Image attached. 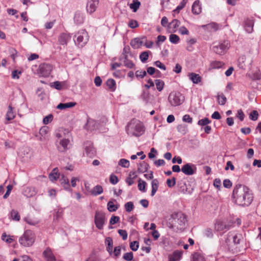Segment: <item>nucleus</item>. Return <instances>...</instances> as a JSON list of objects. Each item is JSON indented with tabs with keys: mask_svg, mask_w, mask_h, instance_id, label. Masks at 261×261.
<instances>
[{
	"mask_svg": "<svg viewBox=\"0 0 261 261\" xmlns=\"http://www.w3.org/2000/svg\"><path fill=\"white\" fill-rule=\"evenodd\" d=\"M53 115L51 114H50L43 118V122L45 124H47L53 120Z\"/></svg>",
	"mask_w": 261,
	"mask_h": 261,
	"instance_id": "61",
	"label": "nucleus"
},
{
	"mask_svg": "<svg viewBox=\"0 0 261 261\" xmlns=\"http://www.w3.org/2000/svg\"><path fill=\"white\" fill-rule=\"evenodd\" d=\"M126 131L130 136H139L144 131V126L141 121L133 119L127 125Z\"/></svg>",
	"mask_w": 261,
	"mask_h": 261,
	"instance_id": "2",
	"label": "nucleus"
},
{
	"mask_svg": "<svg viewBox=\"0 0 261 261\" xmlns=\"http://www.w3.org/2000/svg\"><path fill=\"white\" fill-rule=\"evenodd\" d=\"M107 85L111 91H114L116 89V82L114 80L110 79L107 80Z\"/></svg>",
	"mask_w": 261,
	"mask_h": 261,
	"instance_id": "35",
	"label": "nucleus"
},
{
	"mask_svg": "<svg viewBox=\"0 0 261 261\" xmlns=\"http://www.w3.org/2000/svg\"><path fill=\"white\" fill-rule=\"evenodd\" d=\"M202 8L200 2L199 0L195 1L192 6V11L194 14L198 15L201 12Z\"/></svg>",
	"mask_w": 261,
	"mask_h": 261,
	"instance_id": "14",
	"label": "nucleus"
},
{
	"mask_svg": "<svg viewBox=\"0 0 261 261\" xmlns=\"http://www.w3.org/2000/svg\"><path fill=\"white\" fill-rule=\"evenodd\" d=\"M166 183L169 187H173L176 184V178L174 177H173L171 179H167Z\"/></svg>",
	"mask_w": 261,
	"mask_h": 261,
	"instance_id": "57",
	"label": "nucleus"
},
{
	"mask_svg": "<svg viewBox=\"0 0 261 261\" xmlns=\"http://www.w3.org/2000/svg\"><path fill=\"white\" fill-rule=\"evenodd\" d=\"M52 66L47 63L41 64L38 69V73L42 76H48L52 70Z\"/></svg>",
	"mask_w": 261,
	"mask_h": 261,
	"instance_id": "9",
	"label": "nucleus"
},
{
	"mask_svg": "<svg viewBox=\"0 0 261 261\" xmlns=\"http://www.w3.org/2000/svg\"><path fill=\"white\" fill-rule=\"evenodd\" d=\"M192 261H205V259L202 254L196 252L193 254Z\"/></svg>",
	"mask_w": 261,
	"mask_h": 261,
	"instance_id": "37",
	"label": "nucleus"
},
{
	"mask_svg": "<svg viewBox=\"0 0 261 261\" xmlns=\"http://www.w3.org/2000/svg\"><path fill=\"white\" fill-rule=\"evenodd\" d=\"M124 207L127 212H130L134 210L135 207L133 202L129 201L125 204Z\"/></svg>",
	"mask_w": 261,
	"mask_h": 261,
	"instance_id": "47",
	"label": "nucleus"
},
{
	"mask_svg": "<svg viewBox=\"0 0 261 261\" xmlns=\"http://www.w3.org/2000/svg\"><path fill=\"white\" fill-rule=\"evenodd\" d=\"M118 233L120 236L122 237V239L123 240H125L127 238V233L126 230L119 229L118 230Z\"/></svg>",
	"mask_w": 261,
	"mask_h": 261,
	"instance_id": "63",
	"label": "nucleus"
},
{
	"mask_svg": "<svg viewBox=\"0 0 261 261\" xmlns=\"http://www.w3.org/2000/svg\"><path fill=\"white\" fill-rule=\"evenodd\" d=\"M196 168L194 165L190 163H187L184 165L181 171L187 175H192L195 173Z\"/></svg>",
	"mask_w": 261,
	"mask_h": 261,
	"instance_id": "11",
	"label": "nucleus"
},
{
	"mask_svg": "<svg viewBox=\"0 0 261 261\" xmlns=\"http://www.w3.org/2000/svg\"><path fill=\"white\" fill-rule=\"evenodd\" d=\"M218 102L220 105H224L227 101V98L223 94H218L217 96Z\"/></svg>",
	"mask_w": 261,
	"mask_h": 261,
	"instance_id": "34",
	"label": "nucleus"
},
{
	"mask_svg": "<svg viewBox=\"0 0 261 261\" xmlns=\"http://www.w3.org/2000/svg\"><path fill=\"white\" fill-rule=\"evenodd\" d=\"M43 254L47 261L55 260V257L50 249L47 248L43 252Z\"/></svg>",
	"mask_w": 261,
	"mask_h": 261,
	"instance_id": "20",
	"label": "nucleus"
},
{
	"mask_svg": "<svg viewBox=\"0 0 261 261\" xmlns=\"http://www.w3.org/2000/svg\"><path fill=\"white\" fill-rule=\"evenodd\" d=\"M155 84L158 90L159 91H161L164 88V82L161 80H155Z\"/></svg>",
	"mask_w": 261,
	"mask_h": 261,
	"instance_id": "43",
	"label": "nucleus"
},
{
	"mask_svg": "<svg viewBox=\"0 0 261 261\" xmlns=\"http://www.w3.org/2000/svg\"><path fill=\"white\" fill-rule=\"evenodd\" d=\"M36 193L37 191L34 187H26L23 190V194L28 197H33L35 196Z\"/></svg>",
	"mask_w": 261,
	"mask_h": 261,
	"instance_id": "16",
	"label": "nucleus"
},
{
	"mask_svg": "<svg viewBox=\"0 0 261 261\" xmlns=\"http://www.w3.org/2000/svg\"><path fill=\"white\" fill-rule=\"evenodd\" d=\"M146 183L145 181L139 179L138 180V187L140 191L142 192H145L146 191Z\"/></svg>",
	"mask_w": 261,
	"mask_h": 261,
	"instance_id": "40",
	"label": "nucleus"
},
{
	"mask_svg": "<svg viewBox=\"0 0 261 261\" xmlns=\"http://www.w3.org/2000/svg\"><path fill=\"white\" fill-rule=\"evenodd\" d=\"M243 239V236L240 233L236 234L233 237V242L234 244H239Z\"/></svg>",
	"mask_w": 261,
	"mask_h": 261,
	"instance_id": "44",
	"label": "nucleus"
},
{
	"mask_svg": "<svg viewBox=\"0 0 261 261\" xmlns=\"http://www.w3.org/2000/svg\"><path fill=\"white\" fill-rule=\"evenodd\" d=\"M159 182L157 179H154L151 182V196H153L159 188Z\"/></svg>",
	"mask_w": 261,
	"mask_h": 261,
	"instance_id": "25",
	"label": "nucleus"
},
{
	"mask_svg": "<svg viewBox=\"0 0 261 261\" xmlns=\"http://www.w3.org/2000/svg\"><path fill=\"white\" fill-rule=\"evenodd\" d=\"M70 141L68 139H63L60 140L57 145V148L59 151L63 152L69 149L68 147L69 145Z\"/></svg>",
	"mask_w": 261,
	"mask_h": 261,
	"instance_id": "12",
	"label": "nucleus"
},
{
	"mask_svg": "<svg viewBox=\"0 0 261 261\" xmlns=\"http://www.w3.org/2000/svg\"><path fill=\"white\" fill-rule=\"evenodd\" d=\"M124 65L125 67H126L127 68H130V69L133 68L135 66L134 64L133 63V62L132 61L128 60L127 59L126 56H125V60L124 61Z\"/></svg>",
	"mask_w": 261,
	"mask_h": 261,
	"instance_id": "51",
	"label": "nucleus"
},
{
	"mask_svg": "<svg viewBox=\"0 0 261 261\" xmlns=\"http://www.w3.org/2000/svg\"><path fill=\"white\" fill-rule=\"evenodd\" d=\"M128 25L129 28L132 29H135L139 26V24L137 20L131 19L129 20L128 23Z\"/></svg>",
	"mask_w": 261,
	"mask_h": 261,
	"instance_id": "58",
	"label": "nucleus"
},
{
	"mask_svg": "<svg viewBox=\"0 0 261 261\" xmlns=\"http://www.w3.org/2000/svg\"><path fill=\"white\" fill-rule=\"evenodd\" d=\"M149 54H151V52L149 50L143 51L140 54V59L143 63H145L148 60Z\"/></svg>",
	"mask_w": 261,
	"mask_h": 261,
	"instance_id": "36",
	"label": "nucleus"
},
{
	"mask_svg": "<svg viewBox=\"0 0 261 261\" xmlns=\"http://www.w3.org/2000/svg\"><path fill=\"white\" fill-rule=\"evenodd\" d=\"M143 44V41L142 39L139 38H135L133 39L130 43L131 46L134 48H139Z\"/></svg>",
	"mask_w": 261,
	"mask_h": 261,
	"instance_id": "19",
	"label": "nucleus"
},
{
	"mask_svg": "<svg viewBox=\"0 0 261 261\" xmlns=\"http://www.w3.org/2000/svg\"><path fill=\"white\" fill-rule=\"evenodd\" d=\"M11 217L13 220L18 221L20 219L18 212L14 210H12L11 212Z\"/></svg>",
	"mask_w": 261,
	"mask_h": 261,
	"instance_id": "41",
	"label": "nucleus"
},
{
	"mask_svg": "<svg viewBox=\"0 0 261 261\" xmlns=\"http://www.w3.org/2000/svg\"><path fill=\"white\" fill-rule=\"evenodd\" d=\"M170 41L174 44H177L179 41V37L175 34H171L169 36Z\"/></svg>",
	"mask_w": 261,
	"mask_h": 261,
	"instance_id": "50",
	"label": "nucleus"
},
{
	"mask_svg": "<svg viewBox=\"0 0 261 261\" xmlns=\"http://www.w3.org/2000/svg\"><path fill=\"white\" fill-rule=\"evenodd\" d=\"M137 175L136 172H130L128 176L125 179V182L130 186L135 182L134 180L137 178Z\"/></svg>",
	"mask_w": 261,
	"mask_h": 261,
	"instance_id": "17",
	"label": "nucleus"
},
{
	"mask_svg": "<svg viewBox=\"0 0 261 261\" xmlns=\"http://www.w3.org/2000/svg\"><path fill=\"white\" fill-rule=\"evenodd\" d=\"M76 105L75 102H70L67 103H59L57 108L58 109L63 110L66 108H72Z\"/></svg>",
	"mask_w": 261,
	"mask_h": 261,
	"instance_id": "27",
	"label": "nucleus"
},
{
	"mask_svg": "<svg viewBox=\"0 0 261 261\" xmlns=\"http://www.w3.org/2000/svg\"><path fill=\"white\" fill-rule=\"evenodd\" d=\"M202 27H206L210 31H217L219 28L218 25L215 23H211L206 25H203Z\"/></svg>",
	"mask_w": 261,
	"mask_h": 261,
	"instance_id": "45",
	"label": "nucleus"
},
{
	"mask_svg": "<svg viewBox=\"0 0 261 261\" xmlns=\"http://www.w3.org/2000/svg\"><path fill=\"white\" fill-rule=\"evenodd\" d=\"M105 222L106 217L105 214L101 212L96 211L94 217V223L96 227L98 229H102Z\"/></svg>",
	"mask_w": 261,
	"mask_h": 261,
	"instance_id": "7",
	"label": "nucleus"
},
{
	"mask_svg": "<svg viewBox=\"0 0 261 261\" xmlns=\"http://www.w3.org/2000/svg\"><path fill=\"white\" fill-rule=\"evenodd\" d=\"M187 222L186 215L181 212L174 213L171 215L172 223L170 227L174 228L176 227L177 229H181L183 228Z\"/></svg>",
	"mask_w": 261,
	"mask_h": 261,
	"instance_id": "3",
	"label": "nucleus"
},
{
	"mask_svg": "<svg viewBox=\"0 0 261 261\" xmlns=\"http://www.w3.org/2000/svg\"><path fill=\"white\" fill-rule=\"evenodd\" d=\"M107 208L110 212H115L118 208V205L115 204L113 201H109L107 203Z\"/></svg>",
	"mask_w": 261,
	"mask_h": 261,
	"instance_id": "32",
	"label": "nucleus"
},
{
	"mask_svg": "<svg viewBox=\"0 0 261 261\" xmlns=\"http://www.w3.org/2000/svg\"><path fill=\"white\" fill-rule=\"evenodd\" d=\"M15 117V112L14 108L12 107L11 104L9 105L8 107V110L6 114V119L7 120L10 121L13 119Z\"/></svg>",
	"mask_w": 261,
	"mask_h": 261,
	"instance_id": "21",
	"label": "nucleus"
},
{
	"mask_svg": "<svg viewBox=\"0 0 261 261\" xmlns=\"http://www.w3.org/2000/svg\"><path fill=\"white\" fill-rule=\"evenodd\" d=\"M139 243L137 241L132 242L130 243V248L133 251H136L139 248Z\"/></svg>",
	"mask_w": 261,
	"mask_h": 261,
	"instance_id": "59",
	"label": "nucleus"
},
{
	"mask_svg": "<svg viewBox=\"0 0 261 261\" xmlns=\"http://www.w3.org/2000/svg\"><path fill=\"white\" fill-rule=\"evenodd\" d=\"M105 243L107 245L106 249L107 251L111 255L113 252V247L112 239L110 237L107 238L105 240Z\"/></svg>",
	"mask_w": 261,
	"mask_h": 261,
	"instance_id": "22",
	"label": "nucleus"
},
{
	"mask_svg": "<svg viewBox=\"0 0 261 261\" xmlns=\"http://www.w3.org/2000/svg\"><path fill=\"white\" fill-rule=\"evenodd\" d=\"M110 181L113 185H115L118 182V178L116 175H111L110 177Z\"/></svg>",
	"mask_w": 261,
	"mask_h": 261,
	"instance_id": "64",
	"label": "nucleus"
},
{
	"mask_svg": "<svg viewBox=\"0 0 261 261\" xmlns=\"http://www.w3.org/2000/svg\"><path fill=\"white\" fill-rule=\"evenodd\" d=\"M182 251L175 250L172 254L169 255V261H179L181 258Z\"/></svg>",
	"mask_w": 261,
	"mask_h": 261,
	"instance_id": "15",
	"label": "nucleus"
},
{
	"mask_svg": "<svg viewBox=\"0 0 261 261\" xmlns=\"http://www.w3.org/2000/svg\"><path fill=\"white\" fill-rule=\"evenodd\" d=\"M258 116V113L257 111L253 110L250 113L249 115V118L253 121H255L257 119Z\"/></svg>",
	"mask_w": 261,
	"mask_h": 261,
	"instance_id": "54",
	"label": "nucleus"
},
{
	"mask_svg": "<svg viewBox=\"0 0 261 261\" xmlns=\"http://www.w3.org/2000/svg\"><path fill=\"white\" fill-rule=\"evenodd\" d=\"M2 240L9 244L12 243L14 241V236L7 235L5 232L3 233L2 235Z\"/></svg>",
	"mask_w": 261,
	"mask_h": 261,
	"instance_id": "31",
	"label": "nucleus"
},
{
	"mask_svg": "<svg viewBox=\"0 0 261 261\" xmlns=\"http://www.w3.org/2000/svg\"><path fill=\"white\" fill-rule=\"evenodd\" d=\"M246 58L245 56H242L238 59L239 66L240 68L244 69L245 67V62Z\"/></svg>",
	"mask_w": 261,
	"mask_h": 261,
	"instance_id": "42",
	"label": "nucleus"
},
{
	"mask_svg": "<svg viewBox=\"0 0 261 261\" xmlns=\"http://www.w3.org/2000/svg\"><path fill=\"white\" fill-rule=\"evenodd\" d=\"M148 167V164L143 161L138 165L137 171L139 173H144L147 171Z\"/></svg>",
	"mask_w": 261,
	"mask_h": 261,
	"instance_id": "26",
	"label": "nucleus"
},
{
	"mask_svg": "<svg viewBox=\"0 0 261 261\" xmlns=\"http://www.w3.org/2000/svg\"><path fill=\"white\" fill-rule=\"evenodd\" d=\"M99 3V0H88L87 4V11L89 13L95 11Z\"/></svg>",
	"mask_w": 261,
	"mask_h": 261,
	"instance_id": "13",
	"label": "nucleus"
},
{
	"mask_svg": "<svg viewBox=\"0 0 261 261\" xmlns=\"http://www.w3.org/2000/svg\"><path fill=\"white\" fill-rule=\"evenodd\" d=\"M56 169H54L49 174V178L51 181L56 180L59 178V174L56 172Z\"/></svg>",
	"mask_w": 261,
	"mask_h": 261,
	"instance_id": "52",
	"label": "nucleus"
},
{
	"mask_svg": "<svg viewBox=\"0 0 261 261\" xmlns=\"http://www.w3.org/2000/svg\"><path fill=\"white\" fill-rule=\"evenodd\" d=\"M60 182L61 185H62L65 189H67L69 188L70 185L69 183V180L67 177L63 175L60 179Z\"/></svg>",
	"mask_w": 261,
	"mask_h": 261,
	"instance_id": "39",
	"label": "nucleus"
},
{
	"mask_svg": "<svg viewBox=\"0 0 261 261\" xmlns=\"http://www.w3.org/2000/svg\"><path fill=\"white\" fill-rule=\"evenodd\" d=\"M36 239L34 232L31 230H27L19 239V243L24 247L32 246Z\"/></svg>",
	"mask_w": 261,
	"mask_h": 261,
	"instance_id": "4",
	"label": "nucleus"
},
{
	"mask_svg": "<svg viewBox=\"0 0 261 261\" xmlns=\"http://www.w3.org/2000/svg\"><path fill=\"white\" fill-rule=\"evenodd\" d=\"M224 64L221 61H215L211 63V67L213 69H217L222 67Z\"/></svg>",
	"mask_w": 261,
	"mask_h": 261,
	"instance_id": "38",
	"label": "nucleus"
},
{
	"mask_svg": "<svg viewBox=\"0 0 261 261\" xmlns=\"http://www.w3.org/2000/svg\"><path fill=\"white\" fill-rule=\"evenodd\" d=\"M118 164L122 167L128 168L129 166V162L126 159H122L119 161Z\"/></svg>",
	"mask_w": 261,
	"mask_h": 261,
	"instance_id": "48",
	"label": "nucleus"
},
{
	"mask_svg": "<svg viewBox=\"0 0 261 261\" xmlns=\"http://www.w3.org/2000/svg\"><path fill=\"white\" fill-rule=\"evenodd\" d=\"M120 218L118 216H113L110 220V224L114 225L119 222Z\"/></svg>",
	"mask_w": 261,
	"mask_h": 261,
	"instance_id": "62",
	"label": "nucleus"
},
{
	"mask_svg": "<svg viewBox=\"0 0 261 261\" xmlns=\"http://www.w3.org/2000/svg\"><path fill=\"white\" fill-rule=\"evenodd\" d=\"M232 197L236 203L241 206H248L253 200L252 194L250 189L242 185H238L234 187Z\"/></svg>",
	"mask_w": 261,
	"mask_h": 261,
	"instance_id": "1",
	"label": "nucleus"
},
{
	"mask_svg": "<svg viewBox=\"0 0 261 261\" xmlns=\"http://www.w3.org/2000/svg\"><path fill=\"white\" fill-rule=\"evenodd\" d=\"M177 130L178 132L182 134H185L188 132V129L187 126L184 124H180L177 125Z\"/></svg>",
	"mask_w": 261,
	"mask_h": 261,
	"instance_id": "46",
	"label": "nucleus"
},
{
	"mask_svg": "<svg viewBox=\"0 0 261 261\" xmlns=\"http://www.w3.org/2000/svg\"><path fill=\"white\" fill-rule=\"evenodd\" d=\"M230 44L228 41H224L217 45L213 46V50L219 55L224 54L229 48Z\"/></svg>",
	"mask_w": 261,
	"mask_h": 261,
	"instance_id": "8",
	"label": "nucleus"
},
{
	"mask_svg": "<svg viewBox=\"0 0 261 261\" xmlns=\"http://www.w3.org/2000/svg\"><path fill=\"white\" fill-rule=\"evenodd\" d=\"M188 76L194 84H198L201 81V77L199 74L195 73H190L188 74Z\"/></svg>",
	"mask_w": 261,
	"mask_h": 261,
	"instance_id": "24",
	"label": "nucleus"
},
{
	"mask_svg": "<svg viewBox=\"0 0 261 261\" xmlns=\"http://www.w3.org/2000/svg\"><path fill=\"white\" fill-rule=\"evenodd\" d=\"M135 74L137 77L143 78L146 75V72L145 70H137Z\"/></svg>",
	"mask_w": 261,
	"mask_h": 261,
	"instance_id": "60",
	"label": "nucleus"
},
{
	"mask_svg": "<svg viewBox=\"0 0 261 261\" xmlns=\"http://www.w3.org/2000/svg\"><path fill=\"white\" fill-rule=\"evenodd\" d=\"M231 224H226V222L220 220H217L214 225L215 230L217 231H222L225 230H228L231 227Z\"/></svg>",
	"mask_w": 261,
	"mask_h": 261,
	"instance_id": "10",
	"label": "nucleus"
},
{
	"mask_svg": "<svg viewBox=\"0 0 261 261\" xmlns=\"http://www.w3.org/2000/svg\"><path fill=\"white\" fill-rule=\"evenodd\" d=\"M180 22L176 19H173L169 24V27L172 29V32H175L177 28L179 26Z\"/></svg>",
	"mask_w": 261,
	"mask_h": 261,
	"instance_id": "29",
	"label": "nucleus"
},
{
	"mask_svg": "<svg viewBox=\"0 0 261 261\" xmlns=\"http://www.w3.org/2000/svg\"><path fill=\"white\" fill-rule=\"evenodd\" d=\"M74 20L76 24H79L82 23L84 21L82 14L80 12H76L74 15Z\"/></svg>",
	"mask_w": 261,
	"mask_h": 261,
	"instance_id": "33",
	"label": "nucleus"
},
{
	"mask_svg": "<svg viewBox=\"0 0 261 261\" xmlns=\"http://www.w3.org/2000/svg\"><path fill=\"white\" fill-rule=\"evenodd\" d=\"M254 22L252 20H246L245 22V29L247 32L251 33L253 30Z\"/></svg>",
	"mask_w": 261,
	"mask_h": 261,
	"instance_id": "23",
	"label": "nucleus"
},
{
	"mask_svg": "<svg viewBox=\"0 0 261 261\" xmlns=\"http://www.w3.org/2000/svg\"><path fill=\"white\" fill-rule=\"evenodd\" d=\"M185 97L180 92H172L168 96V101L172 106L176 107L180 105L184 101Z\"/></svg>",
	"mask_w": 261,
	"mask_h": 261,
	"instance_id": "6",
	"label": "nucleus"
},
{
	"mask_svg": "<svg viewBox=\"0 0 261 261\" xmlns=\"http://www.w3.org/2000/svg\"><path fill=\"white\" fill-rule=\"evenodd\" d=\"M211 122V120H210L207 118H204L199 120L198 121V124L200 126H206L208 124H210Z\"/></svg>",
	"mask_w": 261,
	"mask_h": 261,
	"instance_id": "53",
	"label": "nucleus"
},
{
	"mask_svg": "<svg viewBox=\"0 0 261 261\" xmlns=\"http://www.w3.org/2000/svg\"><path fill=\"white\" fill-rule=\"evenodd\" d=\"M141 6V3L138 0H133L132 3L129 5L130 9L136 12Z\"/></svg>",
	"mask_w": 261,
	"mask_h": 261,
	"instance_id": "28",
	"label": "nucleus"
},
{
	"mask_svg": "<svg viewBox=\"0 0 261 261\" xmlns=\"http://www.w3.org/2000/svg\"><path fill=\"white\" fill-rule=\"evenodd\" d=\"M74 42L79 46H84L89 40L88 33L85 30L79 31L74 35Z\"/></svg>",
	"mask_w": 261,
	"mask_h": 261,
	"instance_id": "5",
	"label": "nucleus"
},
{
	"mask_svg": "<svg viewBox=\"0 0 261 261\" xmlns=\"http://www.w3.org/2000/svg\"><path fill=\"white\" fill-rule=\"evenodd\" d=\"M71 36L66 33H62L59 37L58 41L60 44H66L68 41L70 39Z\"/></svg>",
	"mask_w": 261,
	"mask_h": 261,
	"instance_id": "18",
	"label": "nucleus"
},
{
	"mask_svg": "<svg viewBox=\"0 0 261 261\" xmlns=\"http://www.w3.org/2000/svg\"><path fill=\"white\" fill-rule=\"evenodd\" d=\"M85 150L87 154L90 156L93 155L95 153V149L92 146L90 145L89 147L85 148Z\"/></svg>",
	"mask_w": 261,
	"mask_h": 261,
	"instance_id": "55",
	"label": "nucleus"
},
{
	"mask_svg": "<svg viewBox=\"0 0 261 261\" xmlns=\"http://www.w3.org/2000/svg\"><path fill=\"white\" fill-rule=\"evenodd\" d=\"M103 192L102 187L100 185H97L93 188L91 190V193L92 195L96 196L101 194Z\"/></svg>",
	"mask_w": 261,
	"mask_h": 261,
	"instance_id": "30",
	"label": "nucleus"
},
{
	"mask_svg": "<svg viewBox=\"0 0 261 261\" xmlns=\"http://www.w3.org/2000/svg\"><path fill=\"white\" fill-rule=\"evenodd\" d=\"M188 1L187 0H182L179 5L176 7V8L174 10V12L176 13H179V11L182 9L185 6H186Z\"/></svg>",
	"mask_w": 261,
	"mask_h": 261,
	"instance_id": "49",
	"label": "nucleus"
},
{
	"mask_svg": "<svg viewBox=\"0 0 261 261\" xmlns=\"http://www.w3.org/2000/svg\"><path fill=\"white\" fill-rule=\"evenodd\" d=\"M124 259L127 261H131L133 259V253L132 252H127L124 254L123 256Z\"/></svg>",
	"mask_w": 261,
	"mask_h": 261,
	"instance_id": "56",
	"label": "nucleus"
}]
</instances>
